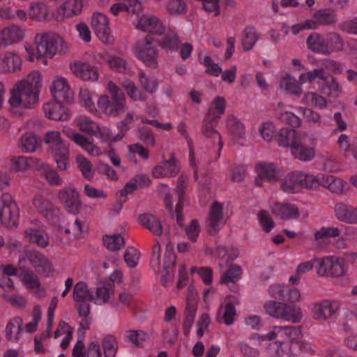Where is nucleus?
I'll use <instances>...</instances> for the list:
<instances>
[{"label": "nucleus", "mask_w": 357, "mask_h": 357, "mask_svg": "<svg viewBox=\"0 0 357 357\" xmlns=\"http://www.w3.org/2000/svg\"><path fill=\"white\" fill-rule=\"evenodd\" d=\"M40 88L41 75L38 71L30 73L26 78L16 83L10 90L8 100L12 109L18 107H33L38 100Z\"/></svg>", "instance_id": "obj_1"}, {"label": "nucleus", "mask_w": 357, "mask_h": 357, "mask_svg": "<svg viewBox=\"0 0 357 357\" xmlns=\"http://www.w3.org/2000/svg\"><path fill=\"white\" fill-rule=\"evenodd\" d=\"M35 44L36 54L30 56V61L34 57L38 59L41 56L52 58L56 53L68 54L70 52L68 44L58 34L54 32H42L36 35Z\"/></svg>", "instance_id": "obj_2"}, {"label": "nucleus", "mask_w": 357, "mask_h": 357, "mask_svg": "<svg viewBox=\"0 0 357 357\" xmlns=\"http://www.w3.org/2000/svg\"><path fill=\"white\" fill-rule=\"evenodd\" d=\"M107 89L110 96L103 95L99 98L97 110L107 116H119L127 109L125 94L112 81L107 83Z\"/></svg>", "instance_id": "obj_3"}, {"label": "nucleus", "mask_w": 357, "mask_h": 357, "mask_svg": "<svg viewBox=\"0 0 357 357\" xmlns=\"http://www.w3.org/2000/svg\"><path fill=\"white\" fill-rule=\"evenodd\" d=\"M136 28L153 35L164 34L158 45L165 50H176L181 45V41L177 31L169 27L166 29L162 24H136Z\"/></svg>", "instance_id": "obj_4"}, {"label": "nucleus", "mask_w": 357, "mask_h": 357, "mask_svg": "<svg viewBox=\"0 0 357 357\" xmlns=\"http://www.w3.org/2000/svg\"><path fill=\"white\" fill-rule=\"evenodd\" d=\"M188 186V178L185 176L181 175L179 176L177 181V186L175 189V192L178 196V201L176 205L175 211L173 210V201L172 196L168 192L169 188L167 185L161 184L160 185V192L164 194V202L167 208L174 218L176 215V222L179 226L183 225V217L182 215L183 203L184 201V195L186 188Z\"/></svg>", "instance_id": "obj_5"}, {"label": "nucleus", "mask_w": 357, "mask_h": 357, "mask_svg": "<svg viewBox=\"0 0 357 357\" xmlns=\"http://www.w3.org/2000/svg\"><path fill=\"white\" fill-rule=\"evenodd\" d=\"M45 142L50 145L57 168L66 171L68 168L69 144L64 142L57 131L48 132L45 137Z\"/></svg>", "instance_id": "obj_6"}, {"label": "nucleus", "mask_w": 357, "mask_h": 357, "mask_svg": "<svg viewBox=\"0 0 357 357\" xmlns=\"http://www.w3.org/2000/svg\"><path fill=\"white\" fill-rule=\"evenodd\" d=\"M306 349L307 344L301 341L277 340L269 343L266 347V351L271 357H295Z\"/></svg>", "instance_id": "obj_7"}, {"label": "nucleus", "mask_w": 357, "mask_h": 357, "mask_svg": "<svg viewBox=\"0 0 357 357\" xmlns=\"http://www.w3.org/2000/svg\"><path fill=\"white\" fill-rule=\"evenodd\" d=\"M317 261V272L319 275H331L340 277L346 273L344 260L335 257H326L319 259H314Z\"/></svg>", "instance_id": "obj_8"}, {"label": "nucleus", "mask_w": 357, "mask_h": 357, "mask_svg": "<svg viewBox=\"0 0 357 357\" xmlns=\"http://www.w3.org/2000/svg\"><path fill=\"white\" fill-rule=\"evenodd\" d=\"M1 208L0 219L6 227L16 226L19 218V208L8 193H3L1 197Z\"/></svg>", "instance_id": "obj_9"}, {"label": "nucleus", "mask_w": 357, "mask_h": 357, "mask_svg": "<svg viewBox=\"0 0 357 357\" xmlns=\"http://www.w3.org/2000/svg\"><path fill=\"white\" fill-rule=\"evenodd\" d=\"M136 55L146 66L152 68H157L158 50L148 38L137 43Z\"/></svg>", "instance_id": "obj_10"}, {"label": "nucleus", "mask_w": 357, "mask_h": 357, "mask_svg": "<svg viewBox=\"0 0 357 357\" xmlns=\"http://www.w3.org/2000/svg\"><path fill=\"white\" fill-rule=\"evenodd\" d=\"M73 300L79 314L86 315L90 313L89 301H93V294L87 284L82 281L78 282L74 287Z\"/></svg>", "instance_id": "obj_11"}, {"label": "nucleus", "mask_w": 357, "mask_h": 357, "mask_svg": "<svg viewBox=\"0 0 357 357\" xmlns=\"http://www.w3.org/2000/svg\"><path fill=\"white\" fill-rule=\"evenodd\" d=\"M57 197L68 213L73 214L79 213L82 204L79 193L75 188L71 187L63 188L59 190Z\"/></svg>", "instance_id": "obj_12"}, {"label": "nucleus", "mask_w": 357, "mask_h": 357, "mask_svg": "<svg viewBox=\"0 0 357 357\" xmlns=\"http://www.w3.org/2000/svg\"><path fill=\"white\" fill-rule=\"evenodd\" d=\"M26 258L32 264L36 273L43 277H49L53 273V266L50 259L36 250L26 252Z\"/></svg>", "instance_id": "obj_13"}, {"label": "nucleus", "mask_w": 357, "mask_h": 357, "mask_svg": "<svg viewBox=\"0 0 357 357\" xmlns=\"http://www.w3.org/2000/svg\"><path fill=\"white\" fill-rule=\"evenodd\" d=\"M301 327L295 326H274L272 330L261 337L262 340L292 341L301 337Z\"/></svg>", "instance_id": "obj_14"}, {"label": "nucleus", "mask_w": 357, "mask_h": 357, "mask_svg": "<svg viewBox=\"0 0 357 357\" xmlns=\"http://www.w3.org/2000/svg\"><path fill=\"white\" fill-rule=\"evenodd\" d=\"M225 224L222 212V206L219 202H215L210 207L207 219V230L210 235L216 234Z\"/></svg>", "instance_id": "obj_15"}, {"label": "nucleus", "mask_w": 357, "mask_h": 357, "mask_svg": "<svg viewBox=\"0 0 357 357\" xmlns=\"http://www.w3.org/2000/svg\"><path fill=\"white\" fill-rule=\"evenodd\" d=\"M217 116L211 114H206L202 126V133L208 139H211V142L215 144L217 142L218 145V156L220 154L223 144L220 134L215 129L218 123Z\"/></svg>", "instance_id": "obj_16"}, {"label": "nucleus", "mask_w": 357, "mask_h": 357, "mask_svg": "<svg viewBox=\"0 0 357 357\" xmlns=\"http://www.w3.org/2000/svg\"><path fill=\"white\" fill-rule=\"evenodd\" d=\"M25 30L20 26L13 24L0 31V47L17 43L23 40Z\"/></svg>", "instance_id": "obj_17"}, {"label": "nucleus", "mask_w": 357, "mask_h": 357, "mask_svg": "<svg viewBox=\"0 0 357 357\" xmlns=\"http://www.w3.org/2000/svg\"><path fill=\"white\" fill-rule=\"evenodd\" d=\"M180 172V166L176 159L175 153H172L168 160H164L153 169L152 174L155 178L175 176Z\"/></svg>", "instance_id": "obj_18"}, {"label": "nucleus", "mask_w": 357, "mask_h": 357, "mask_svg": "<svg viewBox=\"0 0 357 357\" xmlns=\"http://www.w3.org/2000/svg\"><path fill=\"white\" fill-rule=\"evenodd\" d=\"M62 102L55 99L46 102L43 105L45 116L54 121H65L68 120L70 113L68 109L63 105Z\"/></svg>", "instance_id": "obj_19"}, {"label": "nucleus", "mask_w": 357, "mask_h": 357, "mask_svg": "<svg viewBox=\"0 0 357 357\" xmlns=\"http://www.w3.org/2000/svg\"><path fill=\"white\" fill-rule=\"evenodd\" d=\"M340 304L336 301L324 300L315 303L312 307V316L317 320H326L332 317L339 310Z\"/></svg>", "instance_id": "obj_20"}, {"label": "nucleus", "mask_w": 357, "mask_h": 357, "mask_svg": "<svg viewBox=\"0 0 357 357\" xmlns=\"http://www.w3.org/2000/svg\"><path fill=\"white\" fill-rule=\"evenodd\" d=\"M73 73L84 81L96 82L98 79L96 68L88 63L75 62L70 65Z\"/></svg>", "instance_id": "obj_21"}, {"label": "nucleus", "mask_w": 357, "mask_h": 357, "mask_svg": "<svg viewBox=\"0 0 357 357\" xmlns=\"http://www.w3.org/2000/svg\"><path fill=\"white\" fill-rule=\"evenodd\" d=\"M52 91L56 100L63 102H70L73 97V93L68 84L67 80L63 77H57L54 81Z\"/></svg>", "instance_id": "obj_22"}, {"label": "nucleus", "mask_w": 357, "mask_h": 357, "mask_svg": "<svg viewBox=\"0 0 357 357\" xmlns=\"http://www.w3.org/2000/svg\"><path fill=\"white\" fill-rule=\"evenodd\" d=\"M33 204L41 213H44L47 218L53 220L59 218L60 210L54 206L52 203L43 195H37L33 199Z\"/></svg>", "instance_id": "obj_23"}, {"label": "nucleus", "mask_w": 357, "mask_h": 357, "mask_svg": "<svg viewBox=\"0 0 357 357\" xmlns=\"http://www.w3.org/2000/svg\"><path fill=\"white\" fill-rule=\"evenodd\" d=\"M22 59L16 52H6L0 58V70L3 73H15L21 70Z\"/></svg>", "instance_id": "obj_24"}, {"label": "nucleus", "mask_w": 357, "mask_h": 357, "mask_svg": "<svg viewBox=\"0 0 357 357\" xmlns=\"http://www.w3.org/2000/svg\"><path fill=\"white\" fill-rule=\"evenodd\" d=\"M24 237L28 242L42 248L49 245V236L43 227L28 228L24 231Z\"/></svg>", "instance_id": "obj_25"}, {"label": "nucleus", "mask_w": 357, "mask_h": 357, "mask_svg": "<svg viewBox=\"0 0 357 357\" xmlns=\"http://www.w3.org/2000/svg\"><path fill=\"white\" fill-rule=\"evenodd\" d=\"M83 8L82 0H67L58 10L56 20L63 21L66 18L79 15Z\"/></svg>", "instance_id": "obj_26"}, {"label": "nucleus", "mask_w": 357, "mask_h": 357, "mask_svg": "<svg viewBox=\"0 0 357 357\" xmlns=\"http://www.w3.org/2000/svg\"><path fill=\"white\" fill-rule=\"evenodd\" d=\"M305 135L304 134L295 146L291 147V152L292 155L298 160L308 162L314 159L315 156V149L314 147L308 146L304 144Z\"/></svg>", "instance_id": "obj_27"}, {"label": "nucleus", "mask_w": 357, "mask_h": 357, "mask_svg": "<svg viewBox=\"0 0 357 357\" xmlns=\"http://www.w3.org/2000/svg\"><path fill=\"white\" fill-rule=\"evenodd\" d=\"M337 218L348 224H357V208L343 203H338L335 206Z\"/></svg>", "instance_id": "obj_28"}, {"label": "nucleus", "mask_w": 357, "mask_h": 357, "mask_svg": "<svg viewBox=\"0 0 357 357\" xmlns=\"http://www.w3.org/2000/svg\"><path fill=\"white\" fill-rule=\"evenodd\" d=\"M304 134L296 132L294 129L282 128L278 135L277 140L279 146L284 147L294 146V143H297Z\"/></svg>", "instance_id": "obj_29"}, {"label": "nucleus", "mask_w": 357, "mask_h": 357, "mask_svg": "<svg viewBox=\"0 0 357 357\" xmlns=\"http://www.w3.org/2000/svg\"><path fill=\"white\" fill-rule=\"evenodd\" d=\"M40 145V138L31 132L23 134L18 140V147L23 153L35 152Z\"/></svg>", "instance_id": "obj_30"}, {"label": "nucleus", "mask_w": 357, "mask_h": 357, "mask_svg": "<svg viewBox=\"0 0 357 357\" xmlns=\"http://www.w3.org/2000/svg\"><path fill=\"white\" fill-rule=\"evenodd\" d=\"M13 167L16 171H25L28 169L39 168L41 161L33 156H13L10 159Z\"/></svg>", "instance_id": "obj_31"}, {"label": "nucleus", "mask_w": 357, "mask_h": 357, "mask_svg": "<svg viewBox=\"0 0 357 357\" xmlns=\"http://www.w3.org/2000/svg\"><path fill=\"white\" fill-rule=\"evenodd\" d=\"M301 172H292L289 173L282 181L281 188L283 191L287 193H295L300 190Z\"/></svg>", "instance_id": "obj_32"}, {"label": "nucleus", "mask_w": 357, "mask_h": 357, "mask_svg": "<svg viewBox=\"0 0 357 357\" xmlns=\"http://www.w3.org/2000/svg\"><path fill=\"white\" fill-rule=\"evenodd\" d=\"M273 213L282 220L296 218L299 216L298 208L291 204L275 203L273 206Z\"/></svg>", "instance_id": "obj_33"}, {"label": "nucleus", "mask_w": 357, "mask_h": 357, "mask_svg": "<svg viewBox=\"0 0 357 357\" xmlns=\"http://www.w3.org/2000/svg\"><path fill=\"white\" fill-rule=\"evenodd\" d=\"M114 292V284L112 282H100L96 287V296L93 295V301L98 305L105 304L109 301Z\"/></svg>", "instance_id": "obj_34"}, {"label": "nucleus", "mask_w": 357, "mask_h": 357, "mask_svg": "<svg viewBox=\"0 0 357 357\" xmlns=\"http://www.w3.org/2000/svg\"><path fill=\"white\" fill-rule=\"evenodd\" d=\"M49 9L43 2H32L29 7V17L32 20H49Z\"/></svg>", "instance_id": "obj_35"}, {"label": "nucleus", "mask_w": 357, "mask_h": 357, "mask_svg": "<svg viewBox=\"0 0 357 357\" xmlns=\"http://www.w3.org/2000/svg\"><path fill=\"white\" fill-rule=\"evenodd\" d=\"M38 169L40 170L41 177L43 178L50 185L60 186L63 184V179L61 178L59 173L49 165L43 164L41 162V165Z\"/></svg>", "instance_id": "obj_36"}, {"label": "nucleus", "mask_w": 357, "mask_h": 357, "mask_svg": "<svg viewBox=\"0 0 357 357\" xmlns=\"http://www.w3.org/2000/svg\"><path fill=\"white\" fill-rule=\"evenodd\" d=\"M301 83L298 82L294 77L286 75L283 76L280 82V87L287 93L299 97L302 94Z\"/></svg>", "instance_id": "obj_37"}, {"label": "nucleus", "mask_w": 357, "mask_h": 357, "mask_svg": "<svg viewBox=\"0 0 357 357\" xmlns=\"http://www.w3.org/2000/svg\"><path fill=\"white\" fill-rule=\"evenodd\" d=\"M226 126L228 132L234 139H240L244 137L245 128L243 123L236 116L229 115L226 120Z\"/></svg>", "instance_id": "obj_38"}, {"label": "nucleus", "mask_w": 357, "mask_h": 357, "mask_svg": "<svg viewBox=\"0 0 357 357\" xmlns=\"http://www.w3.org/2000/svg\"><path fill=\"white\" fill-rule=\"evenodd\" d=\"M141 225L148 229L155 236L162 233V225L160 220L151 214H143L139 217Z\"/></svg>", "instance_id": "obj_39"}, {"label": "nucleus", "mask_w": 357, "mask_h": 357, "mask_svg": "<svg viewBox=\"0 0 357 357\" xmlns=\"http://www.w3.org/2000/svg\"><path fill=\"white\" fill-rule=\"evenodd\" d=\"M302 319L303 312L300 307L284 303L281 319L298 324Z\"/></svg>", "instance_id": "obj_40"}, {"label": "nucleus", "mask_w": 357, "mask_h": 357, "mask_svg": "<svg viewBox=\"0 0 357 357\" xmlns=\"http://www.w3.org/2000/svg\"><path fill=\"white\" fill-rule=\"evenodd\" d=\"M345 184L343 180L333 175H324L321 177V185L333 193H342Z\"/></svg>", "instance_id": "obj_41"}, {"label": "nucleus", "mask_w": 357, "mask_h": 357, "mask_svg": "<svg viewBox=\"0 0 357 357\" xmlns=\"http://www.w3.org/2000/svg\"><path fill=\"white\" fill-rule=\"evenodd\" d=\"M23 324L22 319L16 317L11 319L6 328V337L10 341L17 342L20 339V334Z\"/></svg>", "instance_id": "obj_42"}, {"label": "nucleus", "mask_w": 357, "mask_h": 357, "mask_svg": "<svg viewBox=\"0 0 357 357\" xmlns=\"http://www.w3.org/2000/svg\"><path fill=\"white\" fill-rule=\"evenodd\" d=\"M176 261V256L172 250H167L165 255L164 271L162 275V283L166 285L167 281L170 280L173 277V268Z\"/></svg>", "instance_id": "obj_43"}, {"label": "nucleus", "mask_w": 357, "mask_h": 357, "mask_svg": "<svg viewBox=\"0 0 357 357\" xmlns=\"http://www.w3.org/2000/svg\"><path fill=\"white\" fill-rule=\"evenodd\" d=\"M324 38L319 33L310 34L307 39L308 48L314 52L328 55Z\"/></svg>", "instance_id": "obj_44"}, {"label": "nucleus", "mask_w": 357, "mask_h": 357, "mask_svg": "<svg viewBox=\"0 0 357 357\" xmlns=\"http://www.w3.org/2000/svg\"><path fill=\"white\" fill-rule=\"evenodd\" d=\"M259 177L269 182L275 181L279 177L278 170L273 164L263 163L258 166Z\"/></svg>", "instance_id": "obj_45"}, {"label": "nucleus", "mask_w": 357, "mask_h": 357, "mask_svg": "<svg viewBox=\"0 0 357 357\" xmlns=\"http://www.w3.org/2000/svg\"><path fill=\"white\" fill-rule=\"evenodd\" d=\"M241 273L242 270L239 266L235 264L231 265L221 276L220 283L227 284L229 287L230 284H234L240 280Z\"/></svg>", "instance_id": "obj_46"}, {"label": "nucleus", "mask_w": 357, "mask_h": 357, "mask_svg": "<svg viewBox=\"0 0 357 357\" xmlns=\"http://www.w3.org/2000/svg\"><path fill=\"white\" fill-rule=\"evenodd\" d=\"M326 47L328 52V55L334 52L342 51L344 46V43L341 36L336 33H330L327 35L326 42L325 43Z\"/></svg>", "instance_id": "obj_47"}, {"label": "nucleus", "mask_w": 357, "mask_h": 357, "mask_svg": "<svg viewBox=\"0 0 357 357\" xmlns=\"http://www.w3.org/2000/svg\"><path fill=\"white\" fill-rule=\"evenodd\" d=\"M197 309V305L186 304L183 323V332L185 336H188L190 332L195 318Z\"/></svg>", "instance_id": "obj_48"}, {"label": "nucleus", "mask_w": 357, "mask_h": 357, "mask_svg": "<svg viewBox=\"0 0 357 357\" xmlns=\"http://www.w3.org/2000/svg\"><path fill=\"white\" fill-rule=\"evenodd\" d=\"M20 276L25 285L30 289L38 288L40 286L38 276L29 268H21Z\"/></svg>", "instance_id": "obj_49"}, {"label": "nucleus", "mask_w": 357, "mask_h": 357, "mask_svg": "<svg viewBox=\"0 0 357 357\" xmlns=\"http://www.w3.org/2000/svg\"><path fill=\"white\" fill-rule=\"evenodd\" d=\"M93 29L97 37L104 43L112 44L114 38L109 24H93Z\"/></svg>", "instance_id": "obj_50"}, {"label": "nucleus", "mask_w": 357, "mask_h": 357, "mask_svg": "<svg viewBox=\"0 0 357 357\" xmlns=\"http://www.w3.org/2000/svg\"><path fill=\"white\" fill-rule=\"evenodd\" d=\"M0 17L4 20H27V14L24 10H13L9 7H2L0 8Z\"/></svg>", "instance_id": "obj_51"}, {"label": "nucleus", "mask_w": 357, "mask_h": 357, "mask_svg": "<svg viewBox=\"0 0 357 357\" xmlns=\"http://www.w3.org/2000/svg\"><path fill=\"white\" fill-rule=\"evenodd\" d=\"M76 126L80 131L86 133H93L99 129L97 123L86 116H79L75 120Z\"/></svg>", "instance_id": "obj_52"}, {"label": "nucleus", "mask_w": 357, "mask_h": 357, "mask_svg": "<svg viewBox=\"0 0 357 357\" xmlns=\"http://www.w3.org/2000/svg\"><path fill=\"white\" fill-rule=\"evenodd\" d=\"M122 86L126 91L127 94L130 98L137 101H145L146 100V96L135 85V84L130 80L125 79L122 82Z\"/></svg>", "instance_id": "obj_53"}, {"label": "nucleus", "mask_w": 357, "mask_h": 357, "mask_svg": "<svg viewBox=\"0 0 357 357\" xmlns=\"http://www.w3.org/2000/svg\"><path fill=\"white\" fill-rule=\"evenodd\" d=\"M313 17L319 22H335L340 20L335 10L329 8L317 10Z\"/></svg>", "instance_id": "obj_54"}, {"label": "nucleus", "mask_w": 357, "mask_h": 357, "mask_svg": "<svg viewBox=\"0 0 357 357\" xmlns=\"http://www.w3.org/2000/svg\"><path fill=\"white\" fill-rule=\"evenodd\" d=\"M303 102L306 105L314 106L319 109H324L328 106L326 99L323 96L314 92L305 93L303 98Z\"/></svg>", "instance_id": "obj_55"}, {"label": "nucleus", "mask_w": 357, "mask_h": 357, "mask_svg": "<svg viewBox=\"0 0 357 357\" xmlns=\"http://www.w3.org/2000/svg\"><path fill=\"white\" fill-rule=\"evenodd\" d=\"M235 315V307L231 303H229L225 305L223 310L220 309L218 310L217 319L218 321H223L227 325H231L234 323Z\"/></svg>", "instance_id": "obj_56"}, {"label": "nucleus", "mask_w": 357, "mask_h": 357, "mask_svg": "<svg viewBox=\"0 0 357 357\" xmlns=\"http://www.w3.org/2000/svg\"><path fill=\"white\" fill-rule=\"evenodd\" d=\"M258 40V35L252 26L245 29L242 39V46L244 50H250Z\"/></svg>", "instance_id": "obj_57"}, {"label": "nucleus", "mask_w": 357, "mask_h": 357, "mask_svg": "<svg viewBox=\"0 0 357 357\" xmlns=\"http://www.w3.org/2000/svg\"><path fill=\"white\" fill-rule=\"evenodd\" d=\"M107 63L112 70L118 73H126L129 69L128 62L121 56H110Z\"/></svg>", "instance_id": "obj_58"}, {"label": "nucleus", "mask_w": 357, "mask_h": 357, "mask_svg": "<svg viewBox=\"0 0 357 357\" xmlns=\"http://www.w3.org/2000/svg\"><path fill=\"white\" fill-rule=\"evenodd\" d=\"M102 240L105 247L111 251L119 250L125 245L124 238L120 234L106 236Z\"/></svg>", "instance_id": "obj_59"}, {"label": "nucleus", "mask_w": 357, "mask_h": 357, "mask_svg": "<svg viewBox=\"0 0 357 357\" xmlns=\"http://www.w3.org/2000/svg\"><path fill=\"white\" fill-rule=\"evenodd\" d=\"M139 82L144 89L149 93H153L158 89V79L154 77L148 76L143 71L139 73Z\"/></svg>", "instance_id": "obj_60"}, {"label": "nucleus", "mask_w": 357, "mask_h": 357, "mask_svg": "<svg viewBox=\"0 0 357 357\" xmlns=\"http://www.w3.org/2000/svg\"><path fill=\"white\" fill-rule=\"evenodd\" d=\"M226 107V101L224 98L217 96L213 101L211 106L208 108L206 114H211L214 116H217L218 121L221 116L225 113Z\"/></svg>", "instance_id": "obj_61"}, {"label": "nucleus", "mask_w": 357, "mask_h": 357, "mask_svg": "<svg viewBox=\"0 0 357 357\" xmlns=\"http://www.w3.org/2000/svg\"><path fill=\"white\" fill-rule=\"evenodd\" d=\"M284 303L269 301L264 304V308L266 312L271 317L281 319Z\"/></svg>", "instance_id": "obj_62"}, {"label": "nucleus", "mask_w": 357, "mask_h": 357, "mask_svg": "<svg viewBox=\"0 0 357 357\" xmlns=\"http://www.w3.org/2000/svg\"><path fill=\"white\" fill-rule=\"evenodd\" d=\"M87 229L88 227L85 222L77 218L73 223L68 225L65 231L67 234L72 232L75 237L80 238L82 234L87 231Z\"/></svg>", "instance_id": "obj_63"}, {"label": "nucleus", "mask_w": 357, "mask_h": 357, "mask_svg": "<svg viewBox=\"0 0 357 357\" xmlns=\"http://www.w3.org/2000/svg\"><path fill=\"white\" fill-rule=\"evenodd\" d=\"M324 82H325L324 90H328V91H325L328 96L335 98L340 95L342 87L335 77H332L330 80L327 81L326 79Z\"/></svg>", "instance_id": "obj_64"}]
</instances>
